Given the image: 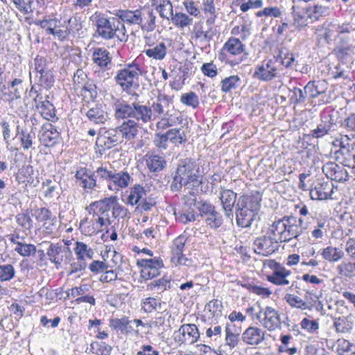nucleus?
Listing matches in <instances>:
<instances>
[{"mask_svg":"<svg viewBox=\"0 0 355 355\" xmlns=\"http://www.w3.org/2000/svg\"><path fill=\"white\" fill-rule=\"evenodd\" d=\"M240 81V78L236 75L225 78L221 81V90L225 93L230 92L239 86Z\"/></svg>","mask_w":355,"mask_h":355,"instance_id":"52","label":"nucleus"},{"mask_svg":"<svg viewBox=\"0 0 355 355\" xmlns=\"http://www.w3.org/2000/svg\"><path fill=\"white\" fill-rule=\"evenodd\" d=\"M166 135L171 143L175 145L181 144L187 141L184 131L181 128H173L168 130Z\"/></svg>","mask_w":355,"mask_h":355,"instance_id":"43","label":"nucleus"},{"mask_svg":"<svg viewBox=\"0 0 355 355\" xmlns=\"http://www.w3.org/2000/svg\"><path fill=\"white\" fill-rule=\"evenodd\" d=\"M132 106L128 103L115 104L114 116L116 119L132 118Z\"/></svg>","mask_w":355,"mask_h":355,"instance_id":"46","label":"nucleus"},{"mask_svg":"<svg viewBox=\"0 0 355 355\" xmlns=\"http://www.w3.org/2000/svg\"><path fill=\"white\" fill-rule=\"evenodd\" d=\"M302 290L305 292L304 295V302H308L307 310L312 311L313 306L316 304V302L319 299V297L313 289L306 288H303Z\"/></svg>","mask_w":355,"mask_h":355,"instance_id":"62","label":"nucleus"},{"mask_svg":"<svg viewBox=\"0 0 355 355\" xmlns=\"http://www.w3.org/2000/svg\"><path fill=\"white\" fill-rule=\"evenodd\" d=\"M141 306L146 313H152L161 306V302L159 300L149 297L143 300Z\"/></svg>","mask_w":355,"mask_h":355,"instance_id":"63","label":"nucleus"},{"mask_svg":"<svg viewBox=\"0 0 355 355\" xmlns=\"http://www.w3.org/2000/svg\"><path fill=\"white\" fill-rule=\"evenodd\" d=\"M223 50L232 55H239L245 50V45L239 39L232 37L225 43Z\"/></svg>","mask_w":355,"mask_h":355,"instance_id":"27","label":"nucleus"},{"mask_svg":"<svg viewBox=\"0 0 355 355\" xmlns=\"http://www.w3.org/2000/svg\"><path fill=\"white\" fill-rule=\"evenodd\" d=\"M293 16L295 28H303L312 21L311 6L305 3L293 2Z\"/></svg>","mask_w":355,"mask_h":355,"instance_id":"7","label":"nucleus"},{"mask_svg":"<svg viewBox=\"0 0 355 355\" xmlns=\"http://www.w3.org/2000/svg\"><path fill=\"white\" fill-rule=\"evenodd\" d=\"M349 137L347 135H341L340 138H336L333 141V145L338 147L340 149L336 153H341L343 155L349 152Z\"/></svg>","mask_w":355,"mask_h":355,"instance_id":"53","label":"nucleus"},{"mask_svg":"<svg viewBox=\"0 0 355 355\" xmlns=\"http://www.w3.org/2000/svg\"><path fill=\"white\" fill-rule=\"evenodd\" d=\"M322 257L329 262H337L344 257V252L339 248L328 246L322 250Z\"/></svg>","mask_w":355,"mask_h":355,"instance_id":"32","label":"nucleus"},{"mask_svg":"<svg viewBox=\"0 0 355 355\" xmlns=\"http://www.w3.org/2000/svg\"><path fill=\"white\" fill-rule=\"evenodd\" d=\"M141 71L137 64H129L127 68L120 70L115 77L116 83L121 87L123 91L139 87L138 79Z\"/></svg>","mask_w":355,"mask_h":355,"instance_id":"3","label":"nucleus"},{"mask_svg":"<svg viewBox=\"0 0 355 355\" xmlns=\"http://www.w3.org/2000/svg\"><path fill=\"white\" fill-rule=\"evenodd\" d=\"M331 8L328 5H322L320 1H318L313 6H311L312 21H318L321 17L329 15Z\"/></svg>","mask_w":355,"mask_h":355,"instance_id":"33","label":"nucleus"},{"mask_svg":"<svg viewBox=\"0 0 355 355\" xmlns=\"http://www.w3.org/2000/svg\"><path fill=\"white\" fill-rule=\"evenodd\" d=\"M176 220L182 223L194 221L196 220L194 210L187 211L185 209H182L181 211H174Z\"/></svg>","mask_w":355,"mask_h":355,"instance_id":"58","label":"nucleus"},{"mask_svg":"<svg viewBox=\"0 0 355 355\" xmlns=\"http://www.w3.org/2000/svg\"><path fill=\"white\" fill-rule=\"evenodd\" d=\"M187 237L184 235L179 236L173 240L171 245V261L175 266H189L191 265V260L183 254Z\"/></svg>","mask_w":355,"mask_h":355,"instance_id":"6","label":"nucleus"},{"mask_svg":"<svg viewBox=\"0 0 355 355\" xmlns=\"http://www.w3.org/2000/svg\"><path fill=\"white\" fill-rule=\"evenodd\" d=\"M254 250L257 254L269 256L279 248V243L272 236L266 235L257 237L253 243Z\"/></svg>","mask_w":355,"mask_h":355,"instance_id":"8","label":"nucleus"},{"mask_svg":"<svg viewBox=\"0 0 355 355\" xmlns=\"http://www.w3.org/2000/svg\"><path fill=\"white\" fill-rule=\"evenodd\" d=\"M114 131L116 135H112V143L120 141V139L123 138L128 139H133L138 132L136 128V123L131 119H128L122 125L116 127Z\"/></svg>","mask_w":355,"mask_h":355,"instance_id":"13","label":"nucleus"},{"mask_svg":"<svg viewBox=\"0 0 355 355\" xmlns=\"http://www.w3.org/2000/svg\"><path fill=\"white\" fill-rule=\"evenodd\" d=\"M338 125L336 123L334 117L329 115L317 125L316 128L311 132V135L314 138H322L327 135H332L338 130Z\"/></svg>","mask_w":355,"mask_h":355,"instance_id":"11","label":"nucleus"},{"mask_svg":"<svg viewBox=\"0 0 355 355\" xmlns=\"http://www.w3.org/2000/svg\"><path fill=\"white\" fill-rule=\"evenodd\" d=\"M66 248L58 243H51L49 247L46 254L51 263L55 265H60L63 261V252Z\"/></svg>","mask_w":355,"mask_h":355,"instance_id":"26","label":"nucleus"},{"mask_svg":"<svg viewBox=\"0 0 355 355\" xmlns=\"http://www.w3.org/2000/svg\"><path fill=\"white\" fill-rule=\"evenodd\" d=\"M146 157L147 166L151 172H159L165 168L166 162L163 157L155 154Z\"/></svg>","mask_w":355,"mask_h":355,"instance_id":"28","label":"nucleus"},{"mask_svg":"<svg viewBox=\"0 0 355 355\" xmlns=\"http://www.w3.org/2000/svg\"><path fill=\"white\" fill-rule=\"evenodd\" d=\"M171 288V279L163 277L161 279L155 280L148 284L147 288L150 291H157V293H162Z\"/></svg>","mask_w":355,"mask_h":355,"instance_id":"42","label":"nucleus"},{"mask_svg":"<svg viewBox=\"0 0 355 355\" xmlns=\"http://www.w3.org/2000/svg\"><path fill=\"white\" fill-rule=\"evenodd\" d=\"M22 257H30L36 252V247L33 244H27L23 242L18 243L14 250Z\"/></svg>","mask_w":355,"mask_h":355,"instance_id":"60","label":"nucleus"},{"mask_svg":"<svg viewBox=\"0 0 355 355\" xmlns=\"http://www.w3.org/2000/svg\"><path fill=\"white\" fill-rule=\"evenodd\" d=\"M93 60L101 68L106 67L111 62L110 52L101 48L96 49L93 53Z\"/></svg>","mask_w":355,"mask_h":355,"instance_id":"34","label":"nucleus"},{"mask_svg":"<svg viewBox=\"0 0 355 355\" xmlns=\"http://www.w3.org/2000/svg\"><path fill=\"white\" fill-rule=\"evenodd\" d=\"M76 178L79 184L85 189H92L96 185L92 172L85 168H80L76 173Z\"/></svg>","mask_w":355,"mask_h":355,"instance_id":"24","label":"nucleus"},{"mask_svg":"<svg viewBox=\"0 0 355 355\" xmlns=\"http://www.w3.org/2000/svg\"><path fill=\"white\" fill-rule=\"evenodd\" d=\"M205 221L211 228L216 229L222 225L223 219L220 214L215 209L211 214L205 217Z\"/></svg>","mask_w":355,"mask_h":355,"instance_id":"56","label":"nucleus"},{"mask_svg":"<svg viewBox=\"0 0 355 355\" xmlns=\"http://www.w3.org/2000/svg\"><path fill=\"white\" fill-rule=\"evenodd\" d=\"M137 265L141 268V277L144 279H151L159 275V270L164 266L159 257L138 259Z\"/></svg>","mask_w":355,"mask_h":355,"instance_id":"5","label":"nucleus"},{"mask_svg":"<svg viewBox=\"0 0 355 355\" xmlns=\"http://www.w3.org/2000/svg\"><path fill=\"white\" fill-rule=\"evenodd\" d=\"M73 25L76 26H79L78 24V19L76 17L70 18L68 20V25L65 31L61 29L54 30L53 33H51L50 35L57 36L60 41H63L67 39L68 35L73 34Z\"/></svg>","mask_w":355,"mask_h":355,"instance_id":"45","label":"nucleus"},{"mask_svg":"<svg viewBox=\"0 0 355 355\" xmlns=\"http://www.w3.org/2000/svg\"><path fill=\"white\" fill-rule=\"evenodd\" d=\"M282 15V11L277 6H271L263 8L256 13L258 17H267L277 18Z\"/></svg>","mask_w":355,"mask_h":355,"instance_id":"64","label":"nucleus"},{"mask_svg":"<svg viewBox=\"0 0 355 355\" xmlns=\"http://www.w3.org/2000/svg\"><path fill=\"white\" fill-rule=\"evenodd\" d=\"M261 198L256 196H241L236 205V222L239 227L251 226L260 209Z\"/></svg>","mask_w":355,"mask_h":355,"instance_id":"1","label":"nucleus"},{"mask_svg":"<svg viewBox=\"0 0 355 355\" xmlns=\"http://www.w3.org/2000/svg\"><path fill=\"white\" fill-rule=\"evenodd\" d=\"M286 228L284 216L274 221L268 227L267 234L272 236L278 243L288 242L286 239Z\"/></svg>","mask_w":355,"mask_h":355,"instance_id":"19","label":"nucleus"},{"mask_svg":"<svg viewBox=\"0 0 355 355\" xmlns=\"http://www.w3.org/2000/svg\"><path fill=\"white\" fill-rule=\"evenodd\" d=\"M170 98L165 94H159L155 102L152 105L153 111L158 115H162L165 112L166 109L169 106Z\"/></svg>","mask_w":355,"mask_h":355,"instance_id":"38","label":"nucleus"},{"mask_svg":"<svg viewBox=\"0 0 355 355\" xmlns=\"http://www.w3.org/2000/svg\"><path fill=\"white\" fill-rule=\"evenodd\" d=\"M284 299L286 302L293 308L299 309L301 310H307L308 302H304L301 297L293 294L287 293Z\"/></svg>","mask_w":355,"mask_h":355,"instance_id":"47","label":"nucleus"},{"mask_svg":"<svg viewBox=\"0 0 355 355\" xmlns=\"http://www.w3.org/2000/svg\"><path fill=\"white\" fill-rule=\"evenodd\" d=\"M15 275V270L12 265H0V282L11 280Z\"/></svg>","mask_w":355,"mask_h":355,"instance_id":"59","label":"nucleus"},{"mask_svg":"<svg viewBox=\"0 0 355 355\" xmlns=\"http://www.w3.org/2000/svg\"><path fill=\"white\" fill-rule=\"evenodd\" d=\"M266 338V331L257 327H248L241 335V340L249 345H259Z\"/></svg>","mask_w":355,"mask_h":355,"instance_id":"16","label":"nucleus"},{"mask_svg":"<svg viewBox=\"0 0 355 355\" xmlns=\"http://www.w3.org/2000/svg\"><path fill=\"white\" fill-rule=\"evenodd\" d=\"M115 12H112V14L115 15L116 17L114 18H119V20L123 22H127L130 24H141L142 17L141 12L139 10L135 11L128 10H116Z\"/></svg>","mask_w":355,"mask_h":355,"instance_id":"20","label":"nucleus"},{"mask_svg":"<svg viewBox=\"0 0 355 355\" xmlns=\"http://www.w3.org/2000/svg\"><path fill=\"white\" fill-rule=\"evenodd\" d=\"M36 110H38L40 115L45 119L50 121L57 120L55 114V108L52 103L46 101L45 103L37 106Z\"/></svg>","mask_w":355,"mask_h":355,"instance_id":"31","label":"nucleus"},{"mask_svg":"<svg viewBox=\"0 0 355 355\" xmlns=\"http://www.w3.org/2000/svg\"><path fill=\"white\" fill-rule=\"evenodd\" d=\"M126 40L125 28L123 23L119 18L112 17V41L115 43Z\"/></svg>","mask_w":355,"mask_h":355,"instance_id":"29","label":"nucleus"},{"mask_svg":"<svg viewBox=\"0 0 355 355\" xmlns=\"http://www.w3.org/2000/svg\"><path fill=\"white\" fill-rule=\"evenodd\" d=\"M130 322L127 317H122L119 319H112V327L117 331L122 334L128 332V324Z\"/></svg>","mask_w":355,"mask_h":355,"instance_id":"61","label":"nucleus"},{"mask_svg":"<svg viewBox=\"0 0 355 355\" xmlns=\"http://www.w3.org/2000/svg\"><path fill=\"white\" fill-rule=\"evenodd\" d=\"M179 341L185 344H193L200 338V332L197 326L194 324H182L179 330Z\"/></svg>","mask_w":355,"mask_h":355,"instance_id":"17","label":"nucleus"},{"mask_svg":"<svg viewBox=\"0 0 355 355\" xmlns=\"http://www.w3.org/2000/svg\"><path fill=\"white\" fill-rule=\"evenodd\" d=\"M328 184H318L314 189L310 191V196L313 200H327L329 198L330 193Z\"/></svg>","mask_w":355,"mask_h":355,"instance_id":"37","label":"nucleus"},{"mask_svg":"<svg viewBox=\"0 0 355 355\" xmlns=\"http://www.w3.org/2000/svg\"><path fill=\"white\" fill-rule=\"evenodd\" d=\"M144 52L149 58L162 60L166 55V46L164 42H159L155 46L145 50Z\"/></svg>","mask_w":355,"mask_h":355,"instance_id":"36","label":"nucleus"},{"mask_svg":"<svg viewBox=\"0 0 355 355\" xmlns=\"http://www.w3.org/2000/svg\"><path fill=\"white\" fill-rule=\"evenodd\" d=\"M277 60H269L256 67L254 76L262 81H270L279 74Z\"/></svg>","mask_w":355,"mask_h":355,"instance_id":"9","label":"nucleus"},{"mask_svg":"<svg viewBox=\"0 0 355 355\" xmlns=\"http://www.w3.org/2000/svg\"><path fill=\"white\" fill-rule=\"evenodd\" d=\"M193 33L196 40H199L200 42H209L214 36L212 28H210L207 31H204L202 23H198L195 26Z\"/></svg>","mask_w":355,"mask_h":355,"instance_id":"40","label":"nucleus"},{"mask_svg":"<svg viewBox=\"0 0 355 355\" xmlns=\"http://www.w3.org/2000/svg\"><path fill=\"white\" fill-rule=\"evenodd\" d=\"M286 228V239H288V242L292 239H297L304 231L306 229L303 226L304 220L302 218H297L295 216H284Z\"/></svg>","mask_w":355,"mask_h":355,"instance_id":"10","label":"nucleus"},{"mask_svg":"<svg viewBox=\"0 0 355 355\" xmlns=\"http://www.w3.org/2000/svg\"><path fill=\"white\" fill-rule=\"evenodd\" d=\"M110 202L111 198H105L104 200H100L94 203V205L96 208L99 209V211H101V216L98 217L97 224L100 225V227L105 226L106 232L105 234H103L102 238L106 237L108 239L109 237L111 239V236L109 235V230L107 229V224H110V220L109 218L108 211L110 209Z\"/></svg>","mask_w":355,"mask_h":355,"instance_id":"18","label":"nucleus"},{"mask_svg":"<svg viewBox=\"0 0 355 355\" xmlns=\"http://www.w3.org/2000/svg\"><path fill=\"white\" fill-rule=\"evenodd\" d=\"M132 118L137 121L141 120L143 122L146 123L152 120V109L139 104V103H132Z\"/></svg>","mask_w":355,"mask_h":355,"instance_id":"23","label":"nucleus"},{"mask_svg":"<svg viewBox=\"0 0 355 355\" xmlns=\"http://www.w3.org/2000/svg\"><path fill=\"white\" fill-rule=\"evenodd\" d=\"M200 183L196 162L191 159L181 160L171 184V189L179 191L182 187H199Z\"/></svg>","mask_w":355,"mask_h":355,"instance_id":"2","label":"nucleus"},{"mask_svg":"<svg viewBox=\"0 0 355 355\" xmlns=\"http://www.w3.org/2000/svg\"><path fill=\"white\" fill-rule=\"evenodd\" d=\"M192 18L183 12H176L172 16L171 21L175 26L184 28L192 23Z\"/></svg>","mask_w":355,"mask_h":355,"instance_id":"54","label":"nucleus"},{"mask_svg":"<svg viewBox=\"0 0 355 355\" xmlns=\"http://www.w3.org/2000/svg\"><path fill=\"white\" fill-rule=\"evenodd\" d=\"M54 84V76L50 70L40 73L38 85L40 88L48 90Z\"/></svg>","mask_w":355,"mask_h":355,"instance_id":"51","label":"nucleus"},{"mask_svg":"<svg viewBox=\"0 0 355 355\" xmlns=\"http://www.w3.org/2000/svg\"><path fill=\"white\" fill-rule=\"evenodd\" d=\"M338 274L342 277H352L355 275V262L342 261L336 267Z\"/></svg>","mask_w":355,"mask_h":355,"instance_id":"44","label":"nucleus"},{"mask_svg":"<svg viewBox=\"0 0 355 355\" xmlns=\"http://www.w3.org/2000/svg\"><path fill=\"white\" fill-rule=\"evenodd\" d=\"M131 178L127 172L112 173V183L119 188H125L130 183Z\"/></svg>","mask_w":355,"mask_h":355,"instance_id":"50","label":"nucleus"},{"mask_svg":"<svg viewBox=\"0 0 355 355\" xmlns=\"http://www.w3.org/2000/svg\"><path fill=\"white\" fill-rule=\"evenodd\" d=\"M59 20L55 17H45L42 20L37 21L36 24L42 28L46 30V34L50 35L51 33H53V31L58 26V23Z\"/></svg>","mask_w":355,"mask_h":355,"instance_id":"49","label":"nucleus"},{"mask_svg":"<svg viewBox=\"0 0 355 355\" xmlns=\"http://www.w3.org/2000/svg\"><path fill=\"white\" fill-rule=\"evenodd\" d=\"M73 87L76 92H80L85 97L93 99L96 96V86L89 81L87 73L81 69L74 73Z\"/></svg>","mask_w":355,"mask_h":355,"instance_id":"4","label":"nucleus"},{"mask_svg":"<svg viewBox=\"0 0 355 355\" xmlns=\"http://www.w3.org/2000/svg\"><path fill=\"white\" fill-rule=\"evenodd\" d=\"M336 352L338 355H355V345L345 339H338L336 342Z\"/></svg>","mask_w":355,"mask_h":355,"instance_id":"41","label":"nucleus"},{"mask_svg":"<svg viewBox=\"0 0 355 355\" xmlns=\"http://www.w3.org/2000/svg\"><path fill=\"white\" fill-rule=\"evenodd\" d=\"M98 152L102 155L103 154L107 156L110 155L111 148V138L108 132H105L104 134H101L96 142Z\"/></svg>","mask_w":355,"mask_h":355,"instance_id":"30","label":"nucleus"},{"mask_svg":"<svg viewBox=\"0 0 355 355\" xmlns=\"http://www.w3.org/2000/svg\"><path fill=\"white\" fill-rule=\"evenodd\" d=\"M30 96H33V98L35 108L37 107V106L40 105L41 104L45 103L46 101H49V95L48 94V90L44 89L43 88L39 87V89H37L35 87L32 86L30 91Z\"/></svg>","mask_w":355,"mask_h":355,"instance_id":"35","label":"nucleus"},{"mask_svg":"<svg viewBox=\"0 0 355 355\" xmlns=\"http://www.w3.org/2000/svg\"><path fill=\"white\" fill-rule=\"evenodd\" d=\"M198 187L192 186L184 187V191L186 192V194L183 196V209L189 211L194 210V208L196 207L198 201L196 200V194L198 193Z\"/></svg>","mask_w":355,"mask_h":355,"instance_id":"25","label":"nucleus"},{"mask_svg":"<svg viewBox=\"0 0 355 355\" xmlns=\"http://www.w3.org/2000/svg\"><path fill=\"white\" fill-rule=\"evenodd\" d=\"M237 194L231 189H223L220 192V200L225 216L232 220L233 209L236 201Z\"/></svg>","mask_w":355,"mask_h":355,"instance_id":"12","label":"nucleus"},{"mask_svg":"<svg viewBox=\"0 0 355 355\" xmlns=\"http://www.w3.org/2000/svg\"><path fill=\"white\" fill-rule=\"evenodd\" d=\"M280 315L276 309L271 306L264 308V313L261 325L269 331H273L281 328Z\"/></svg>","mask_w":355,"mask_h":355,"instance_id":"15","label":"nucleus"},{"mask_svg":"<svg viewBox=\"0 0 355 355\" xmlns=\"http://www.w3.org/2000/svg\"><path fill=\"white\" fill-rule=\"evenodd\" d=\"M180 102L187 106L196 108L199 105V98L195 92H190L181 96Z\"/></svg>","mask_w":355,"mask_h":355,"instance_id":"55","label":"nucleus"},{"mask_svg":"<svg viewBox=\"0 0 355 355\" xmlns=\"http://www.w3.org/2000/svg\"><path fill=\"white\" fill-rule=\"evenodd\" d=\"M145 196L146 191L144 188L140 185H135L132 188L130 194L128 198V202L132 205H137L140 200H143Z\"/></svg>","mask_w":355,"mask_h":355,"instance_id":"48","label":"nucleus"},{"mask_svg":"<svg viewBox=\"0 0 355 355\" xmlns=\"http://www.w3.org/2000/svg\"><path fill=\"white\" fill-rule=\"evenodd\" d=\"M291 273L290 270H286L279 264L275 263L272 274L268 276L267 279L275 285H288L289 281L286 278Z\"/></svg>","mask_w":355,"mask_h":355,"instance_id":"22","label":"nucleus"},{"mask_svg":"<svg viewBox=\"0 0 355 355\" xmlns=\"http://www.w3.org/2000/svg\"><path fill=\"white\" fill-rule=\"evenodd\" d=\"M59 135L60 133L53 125L46 123L40 131L39 139L46 147H53L58 142Z\"/></svg>","mask_w":355,"mask_h":355,"instance_id":"14","label":"nucleus"},{"mask_svg":"<svg viewBox=\"0 0 355 355\" xmlns=\"http://www.w3.org/2000/svg\"><path fill=\"white\" fill-rule=\"evenodd\" d=\"M74 252L77 256V259L81 260H86V259H91L94 254V251L92 248H89L85 243L80 241L76 242Z\"/></svg>","mask_w":355,"mask_h":355,"instance_id":"39","label":"nucleus"},{"mask_svg":"<svg viewBox=\"0 0 355 355\" xmlns=\"http://www.w3.org/2000/svg\"><path fill=\"white\" fill-rule=\"evenodd\" d=\"M35 138V134L26 130H22L20 133V141L21 147L24 150L33 148V139Z\"/></svg>","mask_w":355,"mask_h":355,"instance_id":"57","label":"nucleus"},{"mask_svg":"<svg viewBox=\"0 0 355 355\" xmlns=\"http://www.w3.org/2000/svg\"><path fill=\"white\" fill-rule=\"evenodd\" d=\"M327 89L328 83L324 80L309 81L304 87L305 95L312 99L324 94Z\"/></svg>","mask_w":355,"mask_h":355,"instance_id":"21","label":"nucleus"}]
</instances>
